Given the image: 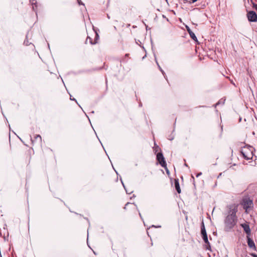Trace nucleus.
I'll use <instances>...</instances> for the list:
<instances>
[{
  "instance_id": "1",
  "label": "nucleus",
  "mask_w": 257,
  "mask_h": 257,
  "mask_svg": "<svg viewBox=\"0 0 257 257\" xmlns=\"http://www.w3.org/2000/svg\"><path fill=\"white\" fill-rule=\"evenodd\" d=\"M228 215L225 219V224L229 228H232L235 225L237 220L236 213L237 211V206L234 205L230 206L229 207Z\"/></svg>"
},
{
  "instance_id": "2",
  "label": "nucleus",
  "mask_w": 257,
  "mask_h": 257,
  "mask_svg": "<svg viewBox=\"0 0 257 257\" xmlns=\"http://www.w3.org/2000/svg\"><path fill=\"white\" fill-rule=\"evenodd\" d=\"M254 148L250 146L245 147L241 151L244 159L246 160H250L252 158L253 156Z\"/></svg>"
},
{
  "instance_id": "3",
  "label": "nucleus",
  "mask_w": 257,
  "mask_h": 257,
  "mask_svg": "<svg viewBox=\"0 0 257 257\" xmlns=\"http://www.w3.org/2000/svg\"><path fill=\"white\" fill-rule=\"evenodd\" d=\"M242 206L243 208L245 210V212H247L248 209L252 207L253 202L250 199L245 198L243 200Z\"/></svg>"
},
{
  "instance_id": "4",
  "label": "nucleus",
  "mask_w": 257,
  "mask_h": 257,
  "mask_svg": "<svg viewBox=\"0 0 257 257\" xmlns=\"http://www.w3.org/2000/svg\"><path fill=\"white\" fill-rule=\"evenodd\" d=\"M157 160L162 167L166 168L167 164L162 153H158L157 154Z\"/></svg>"
},
{
  "instance_id": "5",
  "label": "nucleus",
  "mask_w": 257,
  "mask_h": 257,
  "mask_svg": "<svg viewBox=\"0 0 257 257\" xmlns=\"http://www.w3.org/2000/svg\"><path fill=\"white\" fill-rule=\"evenodd\" d=\"M247 17L250 22H256L257 21V15L255 12L251 11L247 13Z\"/></svg>"
},
{
  "instance_id": "6",
  "label": "nucleus",
  "mask_w": 257,
  "mask_h": 257,
  "mask_svg": "<svg viewBox=\"0 0 257 257\" xmlns=\"http://www.w3.org/2000/svg\"><path fill=\"white\" fill-rule=\"evenodd\" d=\"M240 225L243 228L244 232L247 234V236H250L251 231L249 225L246 223H242L240 224Z\"/></svg>"
},
{
  "instance_id": "7",
  "label": "nucleus",
  "mask_w": 257,
  "mask_h": 257,
  "mask_svg": "<svg viewBox=\"0 0 257 257\" xmlns=\"http://www.w3.org/2000/svg\"><path fill=\"white\" fill-rule=\"evenodd\" d=\"M186 29L188 32V33L189 34L190 37L194 41L197 42V38L196 36H195V34L191 30V29H190V28L188 26H186Z\"/></svg>"
},
{
  "instance_id": "8",
  "label": "nucleus",
  "mask_w": 257,
  "mask_h": 257,
  "mask_svg": "<svg viewBox=\"0 0 257 257\" xmlns=\"http://www.w3.org/2000/svg\"><path fill=\"white\" fill-rule=\"evenodd\" d=\"M247 242L249 247L255 249V243L253 240L249 237V236H247Z\"/></svg>"
},
{
  "instance_id": "9",
  "label": "nucleus",
  "mask_w": 257,
  "mask_h": 257,
  "mask_svg": "<svg viewBox=\"0 0 257 257\" xmlns=\"http://www.w3.org/2000/svg\"><path fill=\"white\" fill-rule=\"evenodd\" d=\"M174 184H175V189H176L177 192L179 194H180L181 192V189L180 187L179 180L178 179H175Z\"/></svg>"
},
{
  "instance_id": "10",
  "label": "nucleus",
  "mask_w": 257,
  "mask_h": 257,
  "mask_svg": "<svg viewBox=\"0 0 257 257\" xmlns=\"http://www.w3.org/2000/svg\"><path fill=\"white\" fill-rule=\"evenodd\" d=\"M201 233L202 234V236H204L205 235H207V232L205 229V225L204 222H202L201 226Z\"/></svg>"
},
{
  "instance_id": "11",
  "label": "nucleus",
  "mask_w": 257,
  "mask_h": 257,
  "mask_svg": "<svg viewBox=\"0 0 257 257\" xmlns=\"http://www.w3.org/2000/svg\"><path fill=\"white\" fill-rule=\"evenodd\" d=\"M202 238H203L204 241L205 242V243L207 244L206 249L208 250H209L211 248V246H210V243L208 239L207 235H205L204 236H203Z\"/></svg>"
},
{
  "instance_id": "12",
  "label": "nucleus",
  "mask_w": 257,
  "mask_h": 257,
  "mask_svg": "<svg viewBox=\"0 0 257 257\" xmlns=\"http://www.w3.org/2000/svg\"><path fill=\"white\" fill-rule=\"evenodd\" d=\"M88 40H89V43L90 44H91V45L95 44H96L97 43V42H96L95 41H93L92 39L90 37L88 36L87 37V39H86V41H85V43L86 44L87 43Z\"/></svg>"
},
{
  "instance_id": "13",
  "label": "nucleus",
  "mask_w": 257,
  "mask_h": 257,
  "mask_svg": "<svg viewBox=\"0 0 257 257\" xmlns=\"http://www.w3.org/2000/svg\"><path fill=\"white\" fill-rule=\"evenodd\" d=\"M225 99L222 98L221 99H220L218 102L215 104V106H216L217 105H219L220 104H223L225 102Z\"/></svg>"
},
{
  "instance_id": "14",
  "label": "nucleus",
  "mask_w": 257,
  "mask_h": 257,
  "mask_svg": "<svg viewBox=\"0 0 257 257\" xmlns=\"http://www.w3.org/2000/svg\"><path fill=\"white\" fill-rule=\"evenodd\" d=\"M155 60H156V63H157V65H158V67H159V70L161 71V72L162 73V74H163V75H164V74H165V72H164V71L163 70V69L161 68V67H160V66L159 65V63H158V61H157V59H156V58H155Z\"/></svg>"
},
{
  "instance_id": "15",
  "label": "nucleus",
  "mask_w": 257,
  "mask_h": 257,
  "mask_svg": "<svg viewBox=\"0 0 257 257\" xmlns=\"http://www.w3.org/2000/svg\"><path fill=\"white\" fill-rule=\"evenodd\" d=\"M27 38H28V36L27 35L26 38L24 42V44L26 46H28L31 44V43H29V41L28 40Z\"/></svg>"
},
{
  "instance_id": "16",
  "label": "nucleus",
  "mask_w": 257,
  "mask_h": 257,
  "mask_svg": "<svg viewBox=\"0 0 257 257\" xmlns=\"http://www.w3.org/2000/svg\"><path fill=\"white\" fill-rule=\"evenodd\" d=\"M121 181L122 184V185H123V187H124V189L125 190V191H126V193H127V194H131V193L133 192V191H131L129 192V190H126V188H125V186H124V184H123V183L122 181V180H121Z\"/></svg>"
},
{
  "instance_id": "17",
  "label": "nucleus",
  "mask_w": 257,
  "mask_h": 257,
  "mask_svg": "<svg viewBox=\"0 0 257 257\" xmlns=\"http://www.w3.org/2000/svg\"><path fill=\"white\" fill-rule=\"evenodd\" d=\"M35 139L36 140H37V139H39L40 141H42L41 137V136H40V135H36V136L35 137Z\"/></svg>"
},
{
  "instance_id": "18",
  "label": "nucleus",
  "mask_w": 257,
  "mask_h": 257,
  "mask_svg": "<svg viewBox=\"0 0 257 257\" xmlns=\"http://www.w3.org/2000/svg\"><path fill=\"white\" fill-rule=\"evenodd\" d=\"M99 38V35L97 34V32H95V41L97 42V39Z\"/></svg>"
},
{
  "instance_id": "19",
  "label": "nucleus",
  "mask_w": 257,
  "mask_h": 257,
  "mask_svg": "<svg viewBox=\"0 0 257 257\" xmlns=\"http://www.w3.org/2000/svg\"><path fill=\"white\" fill-rule=\"evenodd\" d=\"M160 148L159 147V146H157L155 147V149H154V151H155V152H158L159 150H160Z\"/></svg>"
},
{
  "instance_id": "20",
  "label": "nucleus",
  "mask_w": 257,
  "mask_h": 257,
  "mask_svg": "<svg viewBox=\"0 0 257 257\" xmlns=\"http://www.w3.org/2000/svg\"><path fill=\"white\" fill-rule=\"evenodd\" d=\"M70 100L75 101L77 103H78L77 100H76V99H75L74 98H71V95H70Z\"/></svg>"
},
{
  "instance_id": "21",
  "label": "nucleus",
  "mask_w": 257,
  "mask_h": 257,
  "mask_svg": "<svg viewBox=\"0 0 257 257\" xmlns=\"http://www.w3.org/2000/svg\"><path fill=\"white\" fill-rule=\"evenodd\" d=\"M201 175H202V173H201V172H200V173H198V174H197L196 177H199L200 176H201Z\"/></svg>"
},
{
  "instance_id": "22",
  "label": "nucleus",
  "mask_w": 257,
  "mask_h": 257,
  "mask_svg": "<svg viewBox=\"0 0 257 257\" xmlns=\"http://www.w3.org/2000/svg\"><path fill=\"white\" fill-rule=\"evenodd\" d=\"M164 168L166 170L167 174H169V171L168 169H167V168L166 167V168Z\"/></svg>"
},
{
  "instance_id": "23",
  "label": "nucleus",
  "mask_w": 257,
  "mask_h": 257,
  "mask_svg": "<svg viewBox=\"0 0 257 257\" xmlns=\"http://www.w3.org/2000/svg\"><path fill=\"white\" fill-rule=\"evenodd\" d=\"M251 255L253 256V257H257V255L254 253H252Z\"/></svg>"
},
{
  "instance_id": "24",
  "label": "nucleus",
  "mask_w": 257,
  "mask_h": 257,
  "mask_svg": "<svg viewBox=\"0 0 257 257\" xmlns=\"http://www.w3.org/2000/svg\"><path fill=\"white\" fill-rule=\"evenodd\" d=\"M191 1H192V3H194L196 2H197L198 0H191Z\"/></svg>"
},
{
  "instance_id": "25",
  "label": "nucleus",
  "mask_w": 257,
  "mask_h": 257,
  "mask_svg": "<svg viewBox=\"0 0 257 257\" xmlns=\"http://www.w3.org/2000/svg\"><path fill=\"white\" fill-rule=\"evenodd\" d=\"M79 5H83V4L81 2H78Z\"/></svg>"
},
{
  "instance_id": "26",
  "label": "nucleus",
  "mask_w": 257,
  "mask_h": 257,
  "mask_svg": "<svg viewBox=\"0 0 257 257\" xmlns=\"http://www.w3.org/2000/svg\"><path fill=\"white\" fill-rule=\"evenodd\" d=\"M129 204V203H127L126 204H125V206L127 205L128 204ZM126 208V206H125L124 207V209H125Z\"/></svg>"
},
{
  "instance_id": "27",
  "label": "nucleus",
  "mask_w": 257,
  "mask_h": 257,
  "mask_svg": "<svg viewBox=\"0 0 257 257\" xmlns=\"http://www.w3.org/2000/svg\"><path fill=\"white\" fill-rule=\"evenodd\" d=\"M174 139V137H172V138L169 139L170 140H173Z\"/></svg>"
},
{
  "instance_id": "28",
  "label": "nucleus",
  "mask_w": 257,
  "mask_h": 257,
  "mask_svg": "<svg viewBox=\"0 0 257 257\" xmlns=\"http://www.w3.org/2000/svg\"><path fill=\"white\" fill-rule=\"evenodd\" d=\"M221 175V173H220L219 176H218V178H219V177H220V176Z\"/></svg>"
},
{
  "instance_id": "29",
  "label": "nucleus",
  "mask_w": 257,
  "mask_h": 257,
  "mask_svg": "<svg viewBox=\"0 0 257 257\" xmlns=\"http://www.w3.org/2000/svg\"><path fill=\"white\" fill-rule=\"evenodd\" d=\"M139 215L142 218V215H141V214L140 213H139Z\"/></svg>"
},
{
  "instance_id": "30",
  "label": "nucleus",
  "mask_w": 257,
  "mask_h": 257,
  "mask_svg": "<svg viewBox=\"0 0 257 257\" xmlns=\"http://www.w3.org/2000/svg\"><path fill=\"white\" fill-rule=\"evenodd\" d=\"M31 141L32 142V143H33L34 141L32 139H31Z\"/></svg>"
},
{
  "instance_id": "31",
  "label": "nucleus",
  "mask_w": 257,
  "mask_h": 257,
  "mask_svg": "<svg viewBox=\"0 0 257 257\" xmlns=\"http://www.w3.org/2000/svg\"><path fill=\"white\" fill-rule=\"evenodd\" d=\"M152 227H156L154 225H153Z\"/></svg>"
}]
</instances>
